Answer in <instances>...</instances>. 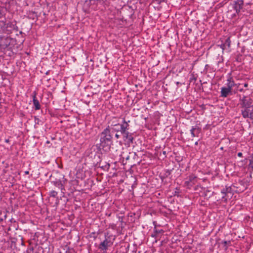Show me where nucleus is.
I'll return each mask as SVG.
<instances>
[{
	"mask_svg": "<svg viewBox=\"0 0 253 253\" xmlns=\"http://www.w3.org/2000/svg\"><path fill=\"white\" fill-rule=\"evenodd\" d=\"M241 108V114L244 118H250L253 120V100L246 96L240 99Z\"/></svg>",
	"mask_w": 253,
	"mask_h": 253,
	"instance_id": "obj_1",
	"label": "nucleus"
},
{
	"mask_svg": "<svg viewBox=\"0 0 253 253\" xmlns=\"http://www.w3.org/2000/svg\"><path fill=\"white\" fill-rule=\"evenodd\" d=\"M198 180V178L194 174L190 175L184 182V185L188 188H191L195 185Z\"/></svg>",
	"mask_w": 253,
	"mask_h": 253,
	"instance_id": "obj_2",
	"label": "nucleus"
},
{
	"mask_svg": "<svg viewBox=\"0 0 253 253\" xmlns=\"http://www.w3.org/2000/svg\"><path fill=\"white\" fill-rule=\"evenodd\" d=\"M226 87L232 90V88L234 86L238 87L240 84H237L235 83L231 73H229L227 76Z\"/></svg>",
	"mask_w": 253,
	"mask_h": 253,
	"instance_id": "obj_3",
	"label": "nucleus"
},
{
	"mask_svg": "<svg viewBox=\"0 0 253 253\" xmlns=\"http://www.w3.org/2000/svg\"><path fill=\"white\" fill-rule=\"evenodd\" d=\"M109 127L110 126H108V127L106 128L102 132V135L104 136L103 139L104 141H110L112 140V137L111 135Z\"/></svg>",
	"mask_w": 253,
	"mask_h": 253,
	"instance_id": "obj_4",
	"label": "nucleus"
},
{
	"mask_svg": "<svg viewBox=\"0 0 253 253\" xmlns=\"http://www.w3.org/2000/svg\"><path fill=\"white\" fill-rule=\"evenodd\" d=\"M112 244V243L110 242V241L108 240L107 239H106L100 244L99 246V249L102 251H106L109 247L111 246Z\"/></svg>",
	"mask_w": 253,
	"mask_h": 253,
	"instance_id": "obj_5",
	"label": "nucleus"
},
{
	"mask_svg": "<svg viewBox=\"0 0 253 253\" xmlns=\"http://www.w3.org/2000/svg\"><path fill=\"white\" fill-rule=\"evenodd\" d=\"M221 193L223 194V196L222 197V199H225V200H227L226 196L228 197V194L232 195V187L230 186H226L225 188H223L221 191Z\"/></svg>",
	"mask_w": 253,
	"mask_h": 253,
	"instance_id": "obj_6",
	"label": "nucleus"
},
{
	"mask_svg": "<svg viewBox=\"0 0 253 253\" xmlns=\"http://www.w3.org/2000/svg\"><path fill=\"white\" fill-rule=\"evenodd\" d=\"M221 96L222 97H226L229 94H231L232 90L228 87L225 86L221 88Z\"/></svg>",
	"mask_w": 253,
	"mask_h": 253,
	"instance_id": "obj_7",
	"label": "nucleus"
},
{
	"mask_svg": "<svg viewBox=\"0 0 253 253\" xmlns=\"http://www.w3.org/2000/svg\"><path fill=\"white\" fill-rule=\"evenodd\" d=\"M190 132L193 137H198L199 134L201 132V128L199 126H196L192 127L190 130Z\"/></svg>",
	"mask_w": 253,
	"mask_h": 253,
	"instance_id": "obj_8",
	"label": "nucleus"
},
{
	"mask_svg": "<svg viewBox=\"0 0 253 253\" xmlns=\"http://www.w3.org/2000/svg\"><path fill=\"white\" fill-rule=\"evenodd\" d=\"M244 5V1L243 0H237L235 2V9L236 10L237 12H239L243 7Z\"/></svg>",
	"mask_w": 253,
	"mask_h": 253,
	"instance_id": "obj_9",
	"label": "nucleus"
},
{
	"mask_svg": "<svg viewBox=\"0 0 253 253\" xmlns=\"http://www.w3.org/2000/svg\"><path fill=\"white\" fill-rule=\"evenodd\" d=\"M110 126H120V120L119 118L117 117H113L111 118L109 122Z\"/></svg>",
	"mask_w": 253,
	"mask_h": 253,
	"instance_id": "obj_10",
	"label": "nucleus"
},
{
	"mask_svg": "<svg viewBox=\"0 0 253 253\" xmlns=\"http://www.w3.org/2000/svg\"><path fill=\"white\" fill-rule=\"evenodd\" d=\"M123 124L120 125V131L121 133H125V131L129 129V125L128 122H126L125 119H123Z\"/></svg>",
	"mask_w": 253,
	"mask_h": 253,
	"instance_id": "obj_11",
	"label": "nucleus"
},
{
	"mask_svg": "<svg viewBox=\"0 0 253 253\" xmlns=\"http://www.w3.org/2000/svg\"><path fill=\"white\" fill-rule=\"evenodd\" d=\"M33 104L35 106V110H39L41 108V105H40L39 100L37 99L36 93H35L34 95H33Z\"/></svg>",
	"mask_w": 253,
	"mask_h": 253,
	"instance_id": "obj_12",
	"label": "nucleus"
},
{
	"mask_svg": "<svg viewBox=\"0 0 253 253\" xmlns=\"http://www.w3.org/2000/svg\"><path fill=\"white\" fill-rule=\"evenodd\" d=\"M220 245L222 246L223 248L225 251H226L229 246L231 245L230 241H224L220 243Z\"/></svg>",
	"mask_w": 253,
	"mask_h": 253,
	"instance_id": "obj_13",
	"label": "nucleus"
},
{
	"mask_svg": "<svg viewBox=\"0 0 253 253\" xmlns=\"http://www.w3.org/2000/svg\"><path fill=\"white\" fill-rule=\"evenodd\" d=\"M121 133L124 135V137L125 138L128 139L129 140H130L131 142L132 141L133 137H131V136L129 135V132L127 130L125 131V133Z\"/></svg>",
	"mask_w": 253,
	"mask_h": 253,
	"instance_id": "obj_14",
	"label": "nucleus"
},
{
	"mask_svg": "<svg viewBox=\"0 0 253 253\" xmlns=\"http://www.w3.org/2000/svg\"><path fill=\"white\" fill-rule=\"evenodd\" d=\"M249 162V168L253 170V153L250 156Z\"/></svg>",
	"mask_w": 253,
	"mask_h": 253,
	"instance_id": "obj_15",
	"label": "nucleus"
},
{
	"mask_svg": "<svg viewBox=\"0 0 253 253\" xmlns=\"http://www.w3.org/2000/svg\"><path fill=\"white\" fill-rule=\"evenodd\" d=\"M5 13L3 7H0V18H2L5 16Z\"/></svg>",
	"mask_w": 253,
	"mask_h": 253,
	"instance_id": "obj_16",
	"label": "nucleus"
},
{
	"mask_svg": "<svg viewBox=\"0 0 253 253\" xmlns=\"http://www.w3.org/2000/svg\"><path fill=\"white\" fill-rule=\"evenodd\" d=\"M224 44H225V45L227 46L228 47H230V44H231V41H230V37H228L225 41V42L224 43Z\"/></svg>",
	"mask_w": 253,
	"mask_h": 253,
	"instance_id": "obj_17",
	"label": "nucleus"
},
{
	"mask_svg": "<svg viewBox=\"0 0 253 253\" xmlns=\"http://www.w3.org/2000/svg\"><path fill=\"white\" fill-rule=\"evenodd\" d=\"M50 196L52 197H56L57 195V192L55 191H51L50 192Z\"/></svg>",
	"mask_w": 253,
	"mask_h": 253,
	"instance_id": "obj_18",
	"label": "nucleus"
},
{
	"mask_svg": "<svg viewBox=\"0 0 253 253\" xmlns=\"http://www.w3.org/2000/svg\"><path fill=\"white\" fill-rule=\"evenodd\" d=\"M110 127L113 130L115 131L118 132L120 131L119 126H111Z\"/></svg>",
	"mask_w": 253,
	"mask_h": 253,
	"instance_id": "obj_19",
	"label": "nucleus"
},
{
	"mask_svg": "<svg viewBox=\"0 0 253 253\" xmlns=\"http://www.w3.org/2000/svg\"><path fill=\"white\" fill-rule=\"evenodd\" d=\"M220 48H221L223 50H224L225 48L226 45H225V44L223 43V44H221L220 45Z\"/></svg>",
	"mask_w": 253,
	"mask_h": 253,
	"instance_id": "obj_20",
	"label": "nucleus"
},
{
	"mask_svg": "<svg viewBox=\"0 0 253 253\" xmlns=\"http://www.w3.org/2000/svg\"><path fill=\"white\" fill-rule=\"evenodd\" d=\"M7 0H2L1 1H0V2H1V3H5V4H6V3H7V2H8L7 1Z\"/></svg>",
	"mask_w": 253,
	"mask_h": 253,
	"instance_id": "obj_21",
	"label": "nucleus"
},
{
	"mask_svg": "<svg viewBox=\"0 0 253 253\" xmlns=\"http://www.w3.org/2000/svg\"><path fill=\"white\" fill-rule=\"evenodd\" d=\"M238 156L239 157H242L243 156V154L241 152H239L237 154Z\"/></svg>",
	"mask_w": 253,
	"mask_h": 253,
	"instance_id": "obj_22",
	"label": "nucleus"
},
{
	"mask_svg": "<svg viewBox=\"0 0 253 253\" xmlns=\"http://www.w3.org/2000/svg\"><path fill=\"white\" fill-rule=\"evenodd\" d=\"M115 137L117 139H119L120 137V136L118 134L116 133L115 134Z\"/></svg>",
	"mask_w": 253,
	"mask_h": 253,
	"instance_id": "obj_23",
	"label": "nucleus"
},
{
	"mask_svg": "<svg viewBox=\"0 0 253 253\" xmlns=\"http://www.w3.org/2000/svg\"><path fill=\"white\" fill-rule=\"evenodd\" d=\"M244 86L245 87H247L248 86V83H245V84H244Z\"/></svg>",
	"mask_w": 253,
	"mask_h": 253,
	"instance_id": "obj_24",
	"label": "nucleus"
},
{
	"mask_svg": "<svg viewBox=\"0 0 253 253\" xmlns=\"http://www.w3.org/2000/svg\"><path fill=\"white\" fill-rule=\"evenodd\" d=\"M239 90L240 92H244V90L243 88H240Z\"/></svg>",
	"mask_w": 253,
	"mask_h": 253,
	"instance_id": "obj_25",
	"label": "nucleus"
},
{
	"mask_svg": "<svg viewBox=\"0 0 253 253\" xmlns=\"http://www.w3.org/2000/svg\"><path fill=\"white\" fill-rule=\"evenodd\" d=\"M1 213H2L1 211H0V215L1 214ZM2 220H3V219L0 218V221H2Z\"/></svg>",
	"mask_w": 253,
	"mask_h": 253,
	"instance_id": "obj_26",
	"label": "nucleus"
},
{
	"mask_svg": "<svg viewBox=\"0 0 253 253\" xmlns=\"http://www.w3.org/2000/svg\"><path fill=\"white\" fill-rule=\"evenodd\" d=\"M25 173L26 174H29V172L28 171H25Z\"/></svg>",
	"mask_w": 253,
	"mask_h": 253,
	"instance_id": "obj_27",
	"label": "nucleus"
}]
</instances>
